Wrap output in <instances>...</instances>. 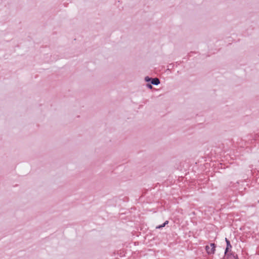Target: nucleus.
Masks as SVG:
<instances>
[{
  "mask_svg": "<svg viewBox=\"0 0 259 259\" xmlns=\"http://www.w3.org/2000/svg\"><path fill=\"white\" fill-rule=\"evenodd\" d=\"M215 245L213 243H211L210 246L206 245L205 246V249L207 253L209 254H213L215 252Z\"/></svg>",
  "mask_w": 259,
  "mask_h": 259,
  "instance_id": "f257e3e1",
  "label": "nucleus"
},
{
  "mask_svg": "<svg viewBox=\"0 0 259 259\" xmlns=\"http://www.w3.org/2000/svg\"><path fill=\"white\" fill-rule=\"evenodd\" d=\"M150 82L152 84L155 85H157L160 83V80L157 77L152 78Z\"/></svg>",
  "mask_w": 259,
  "mask_h": 259,
  "instance_id": "f03ea898",
  "label": "nucleus"
},
{
  "mask_svg": "<svg viewBox=\"0 0 259 259\" xmlns=\"http://www.w3.org/2000/svg\"><path fill=\"white\" fill-rule=\"evenodd\" d=\"M168 221H166L163 224H162V225H159L158 226H157L156 227V229H161L164 227L166 225L168 224Z\"/></svg>",
  "mask_w": 259,
  "mask_h": 259,
  "instance_id": "20e7f679",
  "label": "nucleus"
},
{
  "mask_svg": "<svg viewBox=\"0 0 259 259\" xmlns=\"http://www.w3.org/2000/svg\"><path fill=\"white\" fill-rule=\"evenodd\" d=\"M230 248L228 247H226V249H225V256H227V255H229V254H230V253H228V251H229V249H230Z\"/></svg>",
  "mask_w": 259,
  "mask_h": 259,
  "instance_id": "423d86ee",
  "label": "nucleus"
},
{
  "mask_svg": "<svg viewBox=\"0 0 259 259\" xmlns=\"http://www.w3.org/2000/svg\"><path fill=\"white\" fill-rule=\"evenodd\" d=\"M152 78L151 77H149V76H146L145 77V81L146 82H149V81H151V79Z\"/></svg>",
  "mask_w": 259,
  "mask_h": 259,
  "instance_id": "0eeeda50",
  "label": "nucleus"
},
{
  "mask_svg": "<svg viewBox=\"0 0 259 259\" xmlns=\"http://www.w3.org/2000/svg\"><path fill=\"white\" fill-rule=\"evenodd\" d=\"M146 87L149 89H152L153 88L152 87V84L151 83H147L146 84Z\"/></svg>",
  "mask_w": 259,
  "mask_h": 259,
  "instance_id": "6e6552de",
  "label": "nucleus"
},
{
  "mask_svg": "<svg viewBox=\"0 0 259 259\" xmlns=\"http://www.w3.org/2000/svg\"><path fill=\"white\" fill-rule=\"evenodd\" d=\"M225 241H226V244H227V246L226 247H228H228L231 248L232 246L231 245L230 241L227 238H225Z\"/></svg>",
  "mask_w": 259,
  "mask_h": 259,
  "instance_id": "39448f33",
  "label": "nucleus"
},
{
  "mask_svg": "<svg viewBox=\"0 0 259 259\" xmlns=\"http://www.w3.org/2000/svg\"><path fill=\"white\" fill-rule=\"evenodd\" d=\"M226 258L227 259H238L237 255L233 252L230 253Z\"/></svg>",
  "mask_w": 259,
  "mask_h": 259,
  "instance_id": "7ed1b4c3",
  "label": "nucleus"
}]
</instances>
